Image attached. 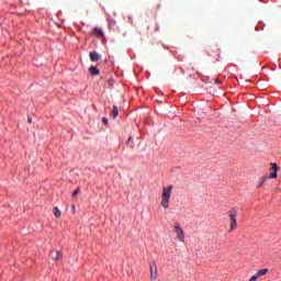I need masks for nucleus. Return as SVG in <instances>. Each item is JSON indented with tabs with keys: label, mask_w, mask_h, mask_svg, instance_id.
Here are the masks:
<instances>
[{
	"label": "nucleus",
	"mask_w": 281,
	"mask_h": 281,
	"mask_svg": "<svg viewBox=\"0 0 281 281\" xmlns=\"http://www.w3.org/2000/svg\"><path fill=\"white\" fill-rule=\"evenodd\" d=\"M170 196H172V186L164 187L160 205L164 210H168L170 207Z\"/></svg>",
	"instance_id": "obj_1"
},
{
	"label": "nucleus",
	"mask_w": 281,
	"mask_h": 281,
	"mask_svg": "<svg viewBox=\"0 0 281 281\" xmlns=\"http://www.w3.org/2000/svg\"><path fill=\"white\" fill-rule=\"evenodd\" d=\"M228 217L231 221V228L229 232H234L238 227V210L233 207L228 211Z\"/></svg>",
	"instance_id": "obj_2"
},
{
	"label": "nucleus",
	"mask_w": 281,
	"mask_h": 281,
	"mask_svg": "<svg viewBox=\"0 0 281 281\" xmlns=\"http://www.w3.org/2000/svg\"><path fill=\"white\" fill-rule=\"evenodd\" d=\"M173 232H176L179 243H186V233L183 232V228L181 226L175 225Z\"/></svg>",
	"instance_id": "obj_3"
},
{
	"label": "nucleus",
	"mask_w": 281,
	"mask_h": 281,
	"mask_svg": "<svg viewBox=\"0 0 281 281\" xmlns=\"http://www.w3.org/2000/svg\"><path fill=\"white\" fill-rule=\"evenodd\" d=\"M149 271H150V280L151 281L157 280V276H158L157 262L151 261L149 263Z\"/></svg>",
	"instance_id": "obj_4"
},
{
	"label": "nucleus",
	"mask_w": 281,
	"mask_h": 281,
	"mask_svg": "<svg viewBox=\"0 0 281 281\" xmlns=\"http://www.w3.org/2000/svg\"><path fill=\"white\" fill-rule=\"evenodd\" d=\"M270 168V179H278V164L272 162Z\"/></svg>",
	"instance_id": "obj_5"
},
{
	"label": "nucleus",
	"mask_w": 281,
	"mask_h": 281,
	"mask_svg": "<svg viewBox=\"0 0 281 281\" xmlns=\"http://www.w3.org/2000/svg\"><path fill=\"white\" fill-rule=\"evenodd\" d=\"M50 258L52 260H55V261H58V260H61L63 259V252L61 251H52L50 252Z\"/></svg>",
	"instance_id": "obj_6"
},
{
	"label": "nucleus",
	"mask_w": 281,
	"mask_h": 281,
	"mask_svg": "<svg viewBox=\"0 0 281 281\" xmlns=\"http://www.w3.org/2000/svg\"><path fill=\"white\" fill-rule=\"evenodd\" d=\"M89 56L92 63H98V60H100V54H98V52H90Z\"/></svg>",
	"instance_id": "obj_7"
},
{
	"label": "nucleus",
	"mask_w": 281,
	"mask_h": 281,
	"mask_svg": "<svg viewBox=\"0 0 281 281\" xmlns=\"http://www.w3.org/2000/svg\"><path fill=\"white\" fill-rule=\"evenodd\" d=\"M111 115H112L113 120H115V117H117V115H120V110H119L117 105H113Z\"/></svg>",
	"instance_id": "obj_8"
},
{
	"label": "nucleus",
	"mask_w": 281,
	"mask_h": 281,
	"mask_svg": "<svg viewBox=\"0 0 281 281\" xmlns=\"http://www.w3.org/2000/svg\"><path fill=\"white\" fill-rule=\"evenodd\" d=\"M89 71H90L91 76H100V70L95 66H91L89 68Z\"/></svg>",
	"instance_id": "obj_9"
},
{
	"label": "nucleus",
	"mask_w": 281,
	"mask_h": 281,
	"mask_svg": "<svg viewBox=\"0 0 281 281\" xmlns=\"http://www.w3.org/2000/svg\"><path fill=\"white\" fill-rule=\"evenodd\" d=\"M267 273H269V269L265 268L257 271L255 274H257L259 278H262V276H267Z\"/></svg>",
	"instance_id": "obj_10"
},
{
	"label": "nucleus",
	"mask_w": 281,
	"mask_h": 281,
	"mask_svg": "<svg viewBox=\"0 0 281 281\" xmlns=\"http://www.w3.org/2000/svg\"><path fill=\"white\" fill-rule=\"evenodd\" d=\"M53 214H54L55 218H60V216H61L60 210L58 207H54Z\"/></svg>",
	"instance_id": "obj_11"
},
{
	"label": "nucleus",
	"mask_w": 281,
	"mask_h": 281,
	"mask_svg": "<svg viewBox=\"0 0 281 281\" xmlns=\"http://www.w3.org/2000/svg\"><path fill=\"white\" fill-rule=\"evenodd\" d=\"M93 34H97V36H104V33L101 31V29L94 27Z\"/></svg>",
	"instance_id": "obj_12"
},
{
	"label": "nucleus",
	"mask_w": 281,
	"mask_h": 281,
	"mask_svg": "<svg viewBox=\"0 0 281 281\" xmlns=\"http://www.w3.org/2000/svg\"><path fill=\"white\" fill-rule=\"evenodd\" d=\"M79 193H80V188H77V189L72 192V199H76V196H78Z\"/></svg>",
	"instance_id": "obj_13"
},
{
	"label": "nucleus",
	"mask_w": 281,
	"mask_h": 281,
	"mask_svg": "<svg viewBox=\"0 0 281 281\" xmlns=\"http://www.w3.org/2000/svg\"><path fill=\"white\" fill-rule=\"evenodd\" d=\"M265 181H267V178H262V181L258 184V188H262V186L265 184Z\"/></svg>",
	"instance_id": "obj_14"
},
{
	"label": "nucleus",
	"mask_w": 281,
	"mask_h": 281,
	"mask_svg": "<svg viewBox=\"0 0 281 281\" xmlns=\"http://www.w3.org/2000/svg\"><path fill=\"white\" fill-rule=\"evenodd\" d=\"M258 276L257 274H255V276H252L250 279H249V281H256V280H258Z\"/></svg>",
	"instance_id": "obj_15"
},
{
	"label": "nucleus",
	"mask_w": 281,
	"mask_h": 281,
	"mask_svg": "<svg viewBox=\"0 0 281 281\" xmlns=\"http://www.w3.org/2000/svg\"><path fill=\"white\" fill-rule=\"evenodd\" d=\"M102 123H103V124H109V119H108V117H103V119H102Z\"/></svg>",
	"instance_id": "obj_16"
},
{
	"label": "nucleus",
	"mask_w": 281,
	"mask_h": 281,
	"mask_svg": "<svg viewBox=\"0 0 281 281\" xmlns=\"http://www.w3.org/2000/svg\"><path fill=\"white\" fill-rule=\"evenodd\" d=\"M131 139H133V136H130L126 144H130L131 143Z\"/></svg>",
	"instance_id": "obj_17"
},
{
	"label": "nucleus",
	"mask_w": 281,
	"mask_h": 281,
	"mask_svg": "<svg viewBox=\"0 0 281 281\" xmlns=\"http://www.w3.org/2000/svg\"><path fill=\"white\" fill-rule=\"evenodd\" d=\"M215 85H221V81L218 79H215Z\"/></svg>",
	"instance_id": "obj_18"
},
{
	"label": "nucleus",
	"mask_w": 281,
	"mask_h": 281,
	"mask_svg": "<svg viewBox=\"0 0 281 281\" xmlns=\"http://www.w3.org/2000/svg\"><path fill=\"white\" fill-rule=\"evenodd\" d=\"M27 122L29 124H32V119L30 116L27 117Z\"/></svg>",
	"instance_id": "obj_19"
}]
</instances>
